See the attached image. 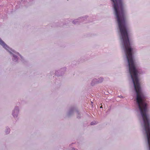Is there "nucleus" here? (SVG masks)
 I'll return each mask as SVG.
<instances>
[{"label": "nucleus", "instance_id": "nucleus-1", "mask_svg": "<svg viewBox=\"0 0 150 150\" xmlns=\"http://www.w3.org/2000/svg\"><path fill=\"white\" fill-rule=\"evenodd\" d=\"M127 67L129 76L133 84L136 104L138 108L137 112L140 113L139 115L142 120V125L143 132L147 141L148 149L150 150V120L147 114V104L144 102L145 97L142 91L138 78V74H141L142 72L138 66Z\"/></svg>", "mask_w": 150, "mask_h": 150}, {"label": "nucleus", "instance_id": "nucleus-2", "mask_svg": "<svg viewBox=\"0 0 150 150\" xmlns=\"http://www.w3.org/2000/svg\"><path fill=\"white\" fill-rule=\"evenodd\" d=\"M0 44L2 45L4 48H5L6 50L8 51L9 49H10L12 52L18 54L21 57L22 59H23V57L22 56L19 54L18 52H15L14 50H12L0 38Z\"/></svg>", "mask_w": 150, "mask_h": 150}, {"label": "nucleus", "instance_id": "nucleus-3", "mask_svg": "<svg viewBox=\"0 0 150 150\" xmlns=\"http://www.w3.org/2000/svg\"><path fill=\"white\" fill-rule=\"evenodd\" d=\"M77 109L75 106L70 107L67 113V115L68 117H70L74 115L75 112H76Z\"/></svg>", "mask_w": 150, "mask_h": 150}, {"label": "nucleus", "instance_id": "nucleus-4", "mask_svg": "<svg viewBox=\"0 0 150 150\" xmlns=\"http://www.w3.org/2000/svg\"><path fill=\"white\" fill-rule=\"evenodd\" d=\"M88 17V16H85L81 18L74 20L73 21V23L75 24H79L80 22L83 21Z\"/></svg>", "mask_w": 150, "mask_h": 150}, {"label": "nucleus", "instance_id": "nucleus-5", "mask_svg": "<svg viewBox=\"0 0 150 150\" xmlns=\"http://www.w3.org/2000/svg\"><path fill=\"white\" fill-rule=\"evenodd\" d=\"M66 69V67H64L63 68H62L60 70L55 71V74L57 76H61L64 74Z\"/></svg>", "mask_w": 150, "mask_h": 150}, {"label": "nucleus", "instance_id": "nucleus-6", "mask_svg": "<svg viewBox=\"0 0 150 150\" xmlns=\"http://www.w3.org/2000/svg\"><path fill=\"white\" fill-rule=\"evenodd\" d=\"M19 111L18 107V106H16L14 110L13 111L12 115L14 117H17Z\"/></svg>", "mask_w": 150, "mask_h": 150}, {"label": "nucleus", "instance_id": "nucleus-7", "mask_svg": "<svg viewBox=\"0 0 150 150\" xmlns=\"http://www.w3.org/2000/svg\"><path fill=\"white\" fill-rule=\"evenodd\" d=\"M10 53L12 54L13 56V57L12 58L14 62H16L18 60V57L17 55L12 53L9 50L8 51Z\"/></svg>", "mask_w": 150, "mask_h": 150}, {"label": "nucleus", "instance_id": "nucleus-8", "mask_svg": "<svg viewBox=\"0 0 150 150\" xmlns=\"http://www.w3.org/2000/svg\"><path fill=\"white\" fill-rule=\"evenodd\" d=\"M98 83V79H94L92 81L91 84L92 86H93L96 84Z\"/></svg>", "mask_w": 150, "mask_h": 150}, {"label": "nucleus", "instance_id": "nucleus-9", "mask_svg": "<svg viewBox=\"0 0 150 150\" xmlns=\"http://www.w3.org/2000/svg\"><path fill=\"white\" fill-rule=\"evenodd\" d=\"M76 112L77 114V118L78 119H80L81 117L82 116V115L81 113L79 112L78 110H77Z\"/></svg>", "mask_w": 150, "mask_h": 150}, {"label": "nucleus", "instance_id": "nucleus-10", "mask_svg": "<svg viewBox=\"0 0 150 150\" xmlns=\"http://www.w3.org/2000/svg\"><path fill=\"white\" fill-rule=\"evenodd\" d=\"M112 3H122V0H111Z\"/></svg>", "mask_w": 150, "mask_h": 150}, {"label": "nucleus", "instance_id": "nucleus-11", "mask_svg": "<svg viewBox=\"0 0 150 150\" xmlns=\"http://www.w3.org/2000/svg\"><path fill=\"white\" fill-rule=\"evenodd\" d=\"M10 129L8 127H6V129L5 131V132L6 134H9L10 132Z\"/></svg>", "mask_w": 150, "mask_h": 150}, {"label": "nucleus", "instance_id": "nucleus-12", "mask_svg": "<svg viewBox=\"0 0 150 150\" xmlns=\"http://www.w3.org/2000/svg\"><path fill=\"white\" fill-rule=\"evenodd\" d=\"M98 79V83H100L102 82L103 80V78L102 77H100Z\"/></svg>", "mask_w": 150, "mask_h": 150}, {"label": "nucleus", "instance_id": "nucleus-13", "mask_svg": "<svg viewBox=\"0 0 150 150\" xmlns=\"http://www.w3.org/2000/svg\"><path fill=\"white\" fill-rule=\"evenodd\" d=\"M95 122H92L90 123L91 125H95Z\"/></svg>", "mask_w": 150, "mask_h": 150}, {"label": "nucleus", "instance_id": "nucleus-14", "mask_svg": "<svg viewBox=\"0 0 150 150\" xmlns=\"http://www.w3.org/2000/svg\"><path fill=\"white\" fill-rule=\"evenodd\" d=\"M72 150H77V149L73 148H72Z\"/></svg>", "mask_w": 150, "mask_h": 150}, {"label": "nucleus", "instance_id": "nucleus-15", "mask_svg": "<svg viewBox=\"0 0 150 150\" xmlns=\"http://www.w3.org/2000/svg\"><path fill=\"white\" fill-rule=\"evenodd\" d=\"M119 97L120 98H123V96H119Z\"/></svg>", "mask_w": 150, "mask_h": 150}, {"label": "nucleus", "instance_id": "nucleus-16", "mask_svg": "<svg viewBox=\"0 0 150 150\" xmlns=\"http://www.w3.org/2000/svg\"><path fill=\"white\" fill-rule=\"evenodd\" d=\"M100 108H102V106H100Z\"/></svg>", "mask_w": 150, "mask_h": 150}]
</instances>
